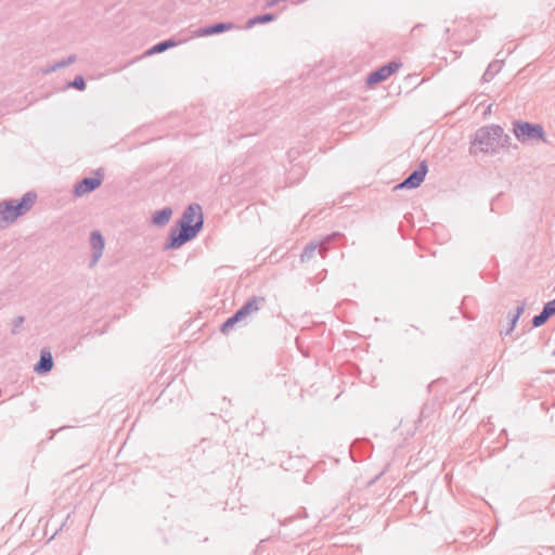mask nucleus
I'll return each mask as SVG.
<instances>
[{"label": "nucleus", "mask_w": 555, "mask_h": 555, "mask_svg": "<svg viewBox=\"0 0 555 555\" xmlns=\"http://www.w3.org/2000/svg\"><path fill=\"white\" fill-rule=\"evenodd\" d=\"M204 225L203 210L199 204H190L177 224L170 229L165 249H177L193 240Z\"/></svg>", "instance_id": "nucleus-1"}, {"label": "nucleus", "mask_w": 555, "mask_h": 555, "mask_svg": "<svg viewBox=\"0 0 555 555\" xmlns=\"http://www.w3.org/2000/svg\"><path fill=\"white\" fill-rule=\"evenodd\" d=\"M509 140V135L504 133L501 126H483L476 130L470 140L469 154L474 156L479 153L496 154L500 146L505 147L508 145Z\"/></svg>", "instance_id": "nucleus-2"}, {"label": "nucleus", "mask_w": 555, "mask_h": 555, "mask_svg": "<svg viewBox=\"0 0 555 555\" xmlns=\"http://www.w3.org/2000/svg\"><path fill=\"white\" fill-rule=\"evenodd\" d=\"M36 198V193L27 192L17 202L11 199L0 203V228H5L26 214L35 204Z\"/></svg>", "instance_id": "nucleus-3"}, {"label": "nucleus", "mask_w": 555, "mask_h": 555, "mask_svg": "<svg viewBox=\"0 0 555 555\" xmlns=\"http://www.w3.org/2000/svg\"><path fill=\"white\" fill-rule=\"evenodd\" d=\"M513 132L520 142H534L545 140V132L541 125L516 120L513 122Z\"/></svg>", "instance_id": "nucleus-4"}, {"label": "nucleus", "mask_w": 555, "mask_h": 555, "mask_svg": "<svg viewBox=\"0 0 555 555\" xmlns=\"http://www.w3.org/2000/svg\"><path fill=\"white\" fill-rule=\"evenodd\" d=\"M427 171V162L422 160L415 170H413L402 182L395 186V190L418 188L423 183Z\"/></svg>", "instance_id": "nucleus-5"}, {"label": "nucleus", "mask_w": 555, "mask_h": 555, "mask_svg": "<svg viewBox=\"0 0 555 555\" xmlns=\"http://www.w3.org/2000/svg\"><path fill=\"white\" fill-rule=\"evenodd\" d=\"M103 169L99 168L94 171V177H87L80 180L74 189V193L76 196H83L88 193L96 190L103 182Z\"/></svg>", "instance_id": "nucleus-6"}, {"label": "nucleus", "mask_w": 555, "mask_h": 555, "mask_svg": "<svg viewBox=\"0 0 555 555\" xmlns=\"http://www.w3.org/2000/svg\"><path fill=\"white\" fill-rule=\"evenodd\" d=\"M401 65L402 64L400 62H388L387 64L372 72L366 78V83L372 86L385 81L392 74H395L401 67Z\"/></svg>", "instance_id": "nucleus-7"}, {"label": "nucleus", "mask_w": 555, "mask_h": 555, "mask_svg": "<svg viewBox=\"0 0 555 555\" xmlns=\"http://www.w3.org/2000/svg\"><path fill=\"white\" fill-rule=\"evenodd\" d=\"M90 245L92 247V263L94 264L99 261V259L103 255V249L105 246L104 238L99 231H92L90 234Z\"/></svg>", "instance_id": "nucleus-8"}, {"label": "nucleus", "mask_w": 555, "mask_h": 555, "mask_svg": "<svg viewBox=\"0 0 555 555\" xmlns=\"http://www.w3.org/2000/svg\"><path fill=\"white\" fill-rule=\"evenodd\" d=\"M266 299L261 296L249 298L238 310L246 319L247 317L258 312L264 305Z\"/></svg>", "instance_id": "nucleus-9"}, {"label": "nucleus", "mask_w": 555, "mask_h": 555, "mask_svg": "<svg viewBox=\"0 0 555 555\" xmlns=\"http://www.w3.org/2000/svg\"><path fill=\"white\" fill-rule=\"evenodd\" d=\"M234 27H235V25L231 22L216 23V24L199 28L196 34L199 37L211 36V35L221 34V33H224L228 30H232Z\"/></svg>", "instance_id": "nucleus-10"}, {"label": "nucleus", "mask_w": 555, "mask_h": 555, "mask_svg": "<svg viewBox=\"0 0 555 555\" xmlns=\"http://www.w3.org/2000/svg\"><path fill=\"white\" fill-rule=\"evenodd\" d=\"M53 364L54 363H53V358H52L51 352L47 349H42L40 351V359L35 364L34 371L37 374H46L52 370Z\"/></svg>", "instance_id": "nucleus-11"}, {"label": "nucleus", "mask_w": 555, "mask_h": 555, "mask_svg": "<svg viewBox=\"0 0 555 555\" xmlns=\"http://www.w3.org/2000/svg\"><path fill=\"white\" fill-rule=\"evenodd\" d=\"M171 215V208L165 207L154 212L152 221L155 225L163 227L169 222Z\"/></svg>", "instance_id": "nucleus-12"}, {"label": "nucleus", "mask_w": 555, "mask_h": 555, "mask_svg": "<svg viewBox=\"0 0 555 555\" xmlns=\"http://www.w3.org/2000/svg\"><path fill=\"white\" fill-rule=\"evenodd\" d=\"M245 320L244 315L237 310L231 315L225 322L222 323L220 331L222 334H229L235 326L236 323Z\"/></svg>", "instance_id": "nucleus-13"}, {"label": "nucleus", "mask_w": 555, "mask_h": 555, "mask_svg": "<svg viewBox=\"0 0 555 555\" xmlns=\"http://www.w3.org/2000/svg\"><path fill=\"white\" fill-rule=\"evenodd\" d=\"M275 18H276V16L273 13L256 15L247 21L246 26H247V28H250L257 24H266V23L273 22Z\"/></svg>", "instance_id": "nucleus-14"}, {"label": "nucleus", "mask_w": 555, "mask_h": 555, "mask_svg": "<svg viewBox=\"0 0 555 555\" xmlns=\"http://www.w3.org/2000/svg\"><path fill=\"white\" fill-rule=\"evenodd\" d=\"M176 46H177V42L173 39L163 40V41L156 43L155 46H153L150 49L149 54L162 53V52H165L166 50H168L169 48H172Z\"/></svg>", "instance_id": "nucleus-15"}, {"label": "nucleus", "mask_w": 555, "mask_h": 555, "mask_svg": "<svg viewBox=\"0 0 555 555\" xmlns=\"http://www.w3.org/2000/svg\"><path fill=\"white\" fill-rule=\"evenodd\" d=\"M318 247L319 244L317 242H310L309 244H307L300 255L301 262L311 260L314 257L315 253L318 251Z\"/></svg>", "instance_id": "nucleus-16"}, {"label": "nucleus", "mask_w": 555, "mask_h": 555, "mask_svg": "<svg viewBox=\"0 0 555 555\" xmlns=\"http://www.w3.org/2000/svg\"><path fill=\"white\" fill-rule=\"evenodd\" d=\"M341 234L338 233V232H335L331 235H327L325 236L322 241L320 242H317L319 244V247H318V253L320 254V256L322 258H325L326 257V254H327V250H328V247H327V244L335 237H339Z\"/></svg>", "instance_id": "nucleus-17"}, {"label": "nucleus", "mask_w": 555, "mask_h": 555, "mask_svg": "<svg viewBox=\"0 0 555 555\" xmlns=\"http://www.w3.org/2000/svg\"><path fill=\"white\" fill-rule=\"evenodd\" d=\"M500 70V64L498 62H492L489 64V66L487 67L486 72L483 73L482 75V81L483 82H489L490 80L493 79V77L495 76V74Z\"/></svg>", "instance_id": "nucleus-18"}, {"label": "nucleus", "mask_w": 555, "mask_h": 555, "mask_svg": "<svg viewBox=\"0 0 555 555\" xmlns=\"http://www.w3.org/2000/svg\"><path fill=\"white\" fill-rule=\"evenodd\" d=\"M525 307H526L525 302L520 304L517 307L516 312L511 317L508 328L505 332L506 335H508L515 328L519 317L522 314V312L525 310Z\"/></svg>", "instance_id": "nucleus-19"}, {"label": "nucleus", "mask_w": 555, "mask_h": 555, "mask_svg": "<svg viewBox=\"0 0 555 555\" xmlns=\"http://www.w3.org/2000/svg\"><path fill=\"white\" fill-rule=\"evenodd\" d=\"M76 61V55L75 54H72L69 55L67 59H64L62 61H59L56 62L55 64H53L51 67H49L48 69H46V73H52V72H55L59 68H63L65 66H68L70 64H73L74 62Z\"/></svg>", "instance_id": "nucleus-20"}, {"label": "nucleus", "mask_w": 555, "mask_h": 555, "mask_svg": "<svg viewBox=\"0 0 555 555\" xmlns=\"http://www.w3.org/2000/svg\"><path fill=\"white\" fill-rule=\"evenodd\" d=\"M550 318L551 317L548 315L547 311L543 308L542 311L539 314L533 317V319H532V326L533 327L542 326L544 323L547 322V320Z\"/></svg>", "instance_id": "nucleus-21"}, {"label": "nucleus", "mask_w": 555, "mask_h": 555, "mask_svg": "<svg viewBox=\"0 0 555 555\" xmlns=\"http://www.w3.org/2000/svg\"><path fill=\"white\" fill-rule=\"evenodd\" d=\"M68 87L83 91L86 89V81L81 75H78L74 78V80L68 82Z\"/></svg>", "instance_id": "nucleus-22"}, {"label": "nucleus", "mask_w": 555, "mask_h": 555, "mask_svg": "<svg viewBox=\"0 0 555 555\" xmlns=\"http://www.w3.org/2000/svg\"><path fill=\"white\" fill-rule=\"evenodd\" d=\"M25 318L23 315L16 317L12 322V334H17L20 332L21 325L24 323Z\"/></svg>", "instance_id": "nucleus-23"}, {"label": "nucleus", "mask_w": 555, "mask_h": 555, "mask_svg": "<svg viewBox=\"0 0 555 555\" xmlns=\"http://www.w3.org/2000/svg\"><path fill=\"white\" fill-rule=\"evenodd\" d=\"M550 317H553L555 314V298L548 302H546L543 307Z\"/></svg>", "instance_id": "nucleus-24"}, {"label": "nucleus", "mask_w": 555, "mask_h": 555, "mask_svg": "<svg viewBox=\"0 0 555 555\" xmlns=\"http://www.w3.org/2000/svg\"><path fill=\"white\" fill-rule=\"evenodd\" d=\"M552 354L555 357V348H554V351H553V353H552Z\"/></svg>", "instance_id": "nucleus-25"}, {"label": "nucleus", "mask_w": 555, "mask_h": 555, "mask_svg": "<svg viewBox=\"0 0 555 555\" xmlns=\"http://www.w3.org/2000/svg\"><path fill=\"white\" fill-rule=\"evenodd\" d=\"M552 555H555V551L553 552V554H552Z\"/></svg>", "instance_id": "nucleus-26"}]
</instances>
